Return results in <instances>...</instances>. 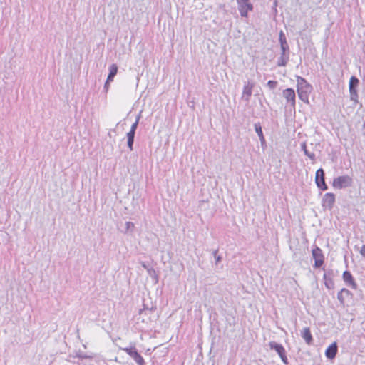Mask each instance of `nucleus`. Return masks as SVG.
Here are the masks:
<instances>
[{"label":"nucleus","instance_id":"25","mask_svg":"<svg viewBox=\"0 0 365 365\" xmlns=\"http://www.w3.org/2000/svg\"><path fill=\"white\" fill-rule=\"evenodd\" d=\"M218 249L212 251V255L215 259V264L217 265L219 262L222 261V257L217 255Z\"/></svg>","mask_w":365,"mask_h":365},{"label":"nucleus","instance_id":"9","mask_svg":"<svg viewBox=\"0 0 365 365\" xmlns=\"http://www.w3.org/2000/svg\"><path fill=\"white\" fill-rule=\"evenodd\" d=\"M335 202V195L331 192L326 193L322 202V205L325 210H331Z\"/></svg>","mask_w":365,"mask_h":365},{"label":"nucleus","instance_id":"29","mask_svg":"<svg viewBox=\"0 0 365 365\" xmlns=\"http://www.w3.org/2000/svg\"><path fill=\"white\" fill-rule=\"evenodd\" d=\"M360 254L363 256V257H365V245H363L362 247H361V250H360Z\"/></svg>","mask_w":365,"mask_h":365},{"label":"nucleus","instance_id":"19","mask_svg":"<svg viewBox=\"0 0 365 365\" xmlns=\"http://www.w3.org/2000/svg\"><path fill=\"white\" fill-rule=\"evenodd\" d=\"M135 132L129 130L127 133V145L130 151L133 150V143L135 140Z\"/></svg>","mask_w":365,"mask_h":365},{"label":"nucleus","instance_id":"3","mask_svg":"<svg viewBox=\"0 0 365 365\" xmlns=\"http://www.w3.org/2000/svg\"><path fill=\"white\" fill-rule=\"evenodd\" d=\"M352 178L349 175L339 176L334 179L332 185L334 188L342 189L350 187L352 185Z\"/></svg>","mask_w":365,"mask_h":365},{"label":"nucleus","instance_id":"27","mask_svg":"<svg viewBox=\"0 0 365 365\" xmlns=\"http://www.w3.org/2000/svg\"><path fill=\"white\" fill-rule=\"evenodd\" d=\"M140 264L145 269H146L147 272L148 271V269L151 268V267L149 265L148 262H141Z\"/></svg>","mask_w":365,"mask_h":365},{"label":"nucleus","instance_id":"14","mask_svg":"<svg viewBox=\"0 0 365 365\" xmlns=\"http://www.w3.org/2000/svg\"><path fill=\"white\" fill-rule=\"evenodd\" d=\"M254 86L255 83L250 81L244 86L242 98L245 99V101L248 102L250 101Z\"/></svg>","mask_w":365,"mask_h":365},{"label":"nucleus","instance_id":"8","mask_svg":"<svg viewBox=\"0 0 365 365\" xmlns=\"http://www.w3.org/2000/svg\"><path fill=\"white\" fill-rule=\"evenodd\" d=\"M315 182L319 189L324 191L328 189L325 182V173L322 168H319L316 172Z\"/></svg>","mask_w":365,"mask_h":365},{"label":"nucleus","instance_id":"13","mask_svg":"<svg viewBox=\"0 0 365 365\" xmlns=\"http://www.w3.org/2000/svg\"><path fill=\"white\" fill-rule=\"evenodd\" d=\"M338 352V346L336 342H333L331 345H329L326 351H325V356L327 359L332 360L334 359L336 354Z\"/></svg>","mask_w":365,"mask_h":365},{"label":"nucleus","instance_id":"20","mask_svg":"<svg viewBox=\"0 0 365 365\" xmlns=\"http://www.w3.org/2000/svg\"><path fill=\"white\" fill-rule=\"evenodd\" d=\"M301 150L304 152V155L307 156L310 160L314 161L316 159L315 154L313 152H310L307 147L306 143L304 142L301 144Z\"/></svg>","mask_w":365,"mask_h":365},{"label":"nucleus","instance_id":"18","mask_svg":"<svg viewBox=\"0 0 365 365\" xmlns=\"http://www.w3.org/2000/svg\"><path fill=\"white\" fill-rule=\"evenodd\" d=\"M118 73V66L116 64H112L109 67V73L107 77V83H110Z\"/></svg>","mask_w":365,"mask_h":365},{"label":"nucleus","instance_id":"33","mask_svg":"<svg viewBox=\"0 0 365 365\" xmlns=\"http://www.w3.org/2000/svg\"><path fill=\"white\" fill-rule=\"evenodd\" d=\"M248 1L249 0H237V4H241V3H245Z\"/></svg>","mask_w":365,"mask_h":365},{"label":"nucleus","instance_id":"5","mask_svg":"<svg viewBox=\"0 0 365 365\" xmlns=\"http://www.w3.org/2000/svg\"><path fill=\"white\" fill-rule=\"evenodd\" d=\"M359 84V80L356 76H351L349 80V89L350 93L351 101L357 103L358 102V91L357 87Z\"/></svg>","mask_w":365,"mask_h":365},{"label":"nucleus","instance_id":"15","mask_svg":"<svg viewBox=\"0 0 365 365\" xmlns=\"http://www.w3.org/2000/svg\"><path fill=\"white\" fill-rule=\"evenodd\" d=\"M283 96L286 98L288 103H290L291 106H295V92L292 88H287L283 91Z\"/></svg>","mask_w":365,"mask_h":365},{"label":"nucleus","instance_id":"7","mask_svg":"<svg viewBox=\"0 0 365 365\" xmlns=\"http://www.w3.org/2000/svg\"><path fill=\"white\" fill-rule=\"evenodd\" d=\"M312 257L314 259V268H320L324 262V256L322 250L317 246H315L312 251Z\"/></svg>","mask_w":365,"mask_h":365},{"label":"nucleus","instance_id":"4","mask_svg":"<svg viewBox=\"0 0 365 365\" xmlns=\"http://www.w3.org/2000/svg\"><path fill=\"white\" fill-rule=\"evenodd\" d=\"M268 345L270 349L274 350L277 353V354L279 355L281 360L284 364H288L289 362L286 355V351L282 344H278L276 341H272L269 342Z\"/></svg>","mask_w":365,"mask_h":365},{"label":"nucleus","instance_id":"6","mask_svg":"<svg viewBox=\"0 0 365 365\" xmlns=\"http://www.w3.org/2000/svg\"><path fill=\"white\" fill-rule=\"evenodd\" d=\"M122 350L125 351L138 364V365H145V362L143 356L138 353L135 346L123 348Z\"/></svg>","mask_w":365,"mask_h":365},{"label":"nucleus","instance_id":"10","mask_svg":"<svg viewBox=\"0 0 365 365\" xmlns=\"http://www.w3.org/2000/svg\"><path fill=\"white\" fill-rule=\"evenodd\" d=\"M334 276L333 270L329 269L326 271L324 274L323 279L324 280L325 287L329 289H333L334 287V282L332 279Z\"/></svg>","mask_w":365,"mask_h":365},{"label":"nucleus","instance_id":"26","mask_svg":"<svg viewBox=\"0 0 365 365\" xmlns=\"http://www.w3.org/2000/svg\"><path fill=\"white\" fill-rule=\"evenodd\" d=\"M267 85L269 88V89L274 90L277 88L278 83L276 81L270 80L267 82Z\"/></svg>","mask_w":365,"mask_h":365},{"label":"nucleus","instance_id":"1","mask_svg":"<svg viewBox=\"0 0 365 365\" xmlns=\"http://www.w3.org/2000/svg\"><path fill=\"white\" fill-rule=\"evenodd\" d=\"M279 41L280 43L281 53L277 59V65L278 66H285L289 59V46L282 31L279 32Z\"/></svg>","mask_w":365,"mask_h":365},{"label":"nucleus","instance_id":"23","mask_svg":"<svg viewBox=\"0 0 365 365\" xmlns=\"http://www.w3.org/2000/svg\"><path fill=\"white\" fill-rule=\"evenodd\" d=\"M135 225L134 223L131 222H125V230L123 231L124 233H132L134 230Z\"/></svg>","mask_w":365,"mask_h":365},{"label":"nucleus","instance_id":"24","mask_svg":"<svg viewBox=\"0 0 365 365\" xmlns=\"http://www.w3.org/2000/svg\"><path fill=\"white\" fill-rule=\"evenodd\" d=\"M255 130L259 138L264 136L262 128L259 123H255Z\"/></svg>","mask_w":365,"mask_h":365},{"label":"nucleus","instance_id":"28","mask_svg":"<svg viewBox=\"0 0 365 365\" xmlns=\"http://www.w3.org/2000/svg\"><path fill=\"white\" fill-rule=\"evenodd\" d=\"M138 124H139V123H136V122H134V123L132 124V125H131V128H130V130H131V131H134V132H136V130H137V128H138Z\"/></svg>","mask_w":365,"mask_h":365},{"label":"nucleus","instance_id":"2","mask_svg":"<svg viewBox=\"0 0 365 365\" xmlns=\"http://www.w3.org/2000/svg\"><path fill=\"white\" fill-rule=\"evenodd\" d=\"M297 93L300 100L305 103L309 102V93L312 91V86L302 77L297 78Z\"/></svg>","mask_w":365,"mask_h":365},{"label":"nucleus","instance_id":"11","mask_svg":"<svg viewBox=\"0 0 365 365\" xmlns=\"http://www.w3.org/2000/svg\"><path fill=\"white\" fill-rule=\"evenodd\" d=\"M342 277H343V279H344V282L348 286L351 287L354 289H357L358 285L356 283L351 273L349 271H348V270L344 271Z\"/></svg>","mask_w":365,"mask_h":365},{"label":"nucleus","instance_id":"30","mask_svg":"<svg viewBox=\"0 0 365 365\" xmlns=\"http://www.w3.org/2000/svg\"><path fill=\"white\" fill-rule=\"evenodd\" d=\"M140 118H141V112L136 116V119H135V122L139 123Z\"/></svg>","mask_w":365,"mask_h":365},{"label":"nucleus","instance_id":"32","mask_svg":"<svg viewBox=\"0 0 365 365\" xmlns=\"http://www.w3.org/2000/svg\"><path fill=\"white\" fill-rule=\"evenodd\" d=\"M259 140H260V142H261L262 145L265 144L266 141H265L264 136L260 138Z\"/></svg>","mask_w":365,"mask_h":365},{"label":"nucleus","instance_id":"12","mask_svg":"<svg viewBox=\"0 0 365 365\" xmlns=\"http://www.w3.org/2000/svg\"><path fill=\"white\" fill-rule=\"evenodd\" d=\"M238 10L242 17H247L249 11L253 10V5L248 1L241 4H237Z\"/></svg>","mask_w":365,"mask_h":365},{"label":"nucleus","instance_id":"31","mask_svg":"<svg viewBox=\"0 0 365 365\" xmlns=\"http://www.w3.org/2000/svg\"><path fill=\"white\" fill-rule=\"evenodd\" d=\"M109 85H110V83H107V81H106V83H105V84H104V89H105L106 91H108V87H109Z\"/></svg>","mask_w":365,"mask_h":365},{"label":"nucleus","instance_id":"17","mask_svg":"<svg viewBox=\"0 0 365 365\" xmlns=\"http://www.w3.org/2000/svg\"><path fill=\"white\" fill-rule=\"evenodd\" d=\"M301 336L304 339L305 342L308 345H311L313 344V337L309 327H305L301 331Z\"/></svg>","mask_w":365,"mask_h":365},{"label":"nucleus","instance_id":"21","mask_svg":"<svg viewBox=\"0 0 365 365\" xmlns=\"http://www.w3.org/2000/svg\"><path fill=\"white\" fill-rule=\"evenodd\" d=\"M147 272L148 275L155 281V283L157 284L158 282V275L156 271L153 267H151Z\"/></svg>","mask_w":365,"mask_h":365},{"label":"nucleus","instance_id":"16","mask_svg":"<svg viewBox=\"0 0 365 365\" xmlns=\"http://www.w3.org/2000/svg\"><path fill=\"white\" fill-rule=\"evenodd\" d=\"M353 294L347 289L342 288L337 294V299L339 301L341 305H344L345 304V298L350 297L352 298Z\"/></svg>","mask_w":365,"mask_h":365},{"label":"nucleus","instance_id":"22","mask_svg":"<svg viewBox=\"0 0 365 365\" xmlns=\"http://www.w3.org/2000/svg\"><path fill=\"white\" fill-rule=\"evenodd\" d=\"M76 357L80 359H93V355H88L83 351H78L76 353Z\"/></svg>","mask_w":365,"mask_h":365}]
</instances>
